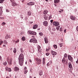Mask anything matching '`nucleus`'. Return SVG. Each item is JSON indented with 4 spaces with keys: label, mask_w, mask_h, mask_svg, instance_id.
I'll return each mask as SVG.
<instances>
[{
    "label": "nucleus",
    "mask_w": 78,
    "mask_h": 78,
    "mask_svg": "<svg viewBox=\"0 0 78 78\" xmlns=\"http://www.w3.org/2000/svg\"><path fill=\"white\" fill-rule=\"evenodd\" d=\"M23 59H24V56L23 54H21L19 56L18 58L19 61V64L21 66H22L23 65Z\"/></svg>",
    "instance_id": "1"
},
{
    "label": "nucleus",
    "mask_w": 78,
    "mask_h": 78,
    "mask_svg": "<svg viewBox=\"0 0 78 78\" xmlns=\"http://www.w3.org/2000/svg\"><path fill=\"white\" fill-rule=\"evenodd\" d=\"M12 58H9V57H8L7 58V61L8 64L10 66L12 65Z\"/></svg>",
    "instance_id": "2"
},
{
    "label": "nucleus",
    "mask_w": 78,
    "mask_h": 78,
    "mask_svg": "<svg viewBox=\"0 0 78 78\" xmlns=\"http://www.w3.org/2000/svg\"><path fill=\"white\" fill-rule=\"evenodd\" d=\"M36 61H37V63L38 65H39L41 64L42 63V60L41 59L39 58H36L35 59Z\"/></svg>",
    "instance_id": "3"
},
{
    "label": "nucleus",
    "mask_w": 78,
    "mask_h": 78,
    "mask_svg": "<svg viewBox=\"0 0 78 78\" xmlns=\"http://www.w3.org/2000/svg\"><path fill=\"white\" fill-rule=\"evenodd\" d=\"M68 60L70 61V62H73V57H72L70 55H68Z\"/></svg>",
    "instance_id": "4"
},
{
    "label": "nucleus",
    "mask_w": 78,
    "mask_h": 78,
    "mask_svg": "<svg viewBox=\"0 0 78 78\" xmlns=\"http://www.w3.org/2000/svg\"><path fill=\"white\" fill-rule=\"evenodd\" d=\"M30 42H34V43H37V40L34 38L31 39L30 40Z\"/></svg>",
    "instance_id": "5"
},
{
    "label": "nucleus",
    "mask_w": 78,
    "mask_h": 78,
    "mask_svg": "<svg viewBox=\"0 0 78 78\" xmlns=\"http://www.w3.org/2000/svg\"><path fill=\"white\" fill-rule=\"evenodd\" d=\"M53 25L55 27H58L59 25V23L58 22L55 21L54 22Z\"/></svg>",
    "instance_id": "6"
},
{
    "label": "nucleus",
    "mask_w": 78,
    "mask_h": 78,
    "mask_svg": "<svg viewBox=\"0 0 78 78\" xmlns=\"http://www.w3.org/2000/svg\"><path fill=\"white\" fill-rule=\"evenodd\" d=\"M43 24L45 27H47L48 26V22L45 21L43 22Z\"/></svg>",
    "instance_id": "7"
},
{
    "label": "nucleus",
    "mask_w": 78,
    "mask_h": 78,
    "mask_svg": "<svg viewBox=\"0 0 78 78\" xmlns=\"http://www.w3.org/2000/svg\"><path fill=\"white\" fill-rule=\"evenodd\" d=\"M44 40L45 44H48V40L47 37H44Z\"/></svg>",
    "instance_id": "8"
},
{
    "label": "nucleus",
    "mask_w": 78,
    "mask_h": 78,
    "mask_svg": "<svg viewBox=\"0 0 78 78\" xmlns=\"http://www.w3.org/2000/svg\"><path fill=\"white\" fill-rule=\"evenodd\" d=\"M34 5V3L32 2H30L27 3V5H29V6H31L32 5Z\"/></svg>",
    "instance_id": "9"
},
{
    "label": "nucleus",
    "mask_w": 78,
    "mask_h": 78,
    "mask_svg": "<svg viewBox=\"0 0 78 78\" xmlns=\"http://www.w3.org/2000/svg\"><path fill=\"white\" fill-rule=\"evenodd\" d=\"M12 6H17V4L16 3V2L14 1H13V2H12Z\"/></svg>",
    "instance_id": "10"
},
{
    "label": "nucleus",
    "mask_w": 78,
    "mask_h": 78,
    "mask_svg": "<svg viewBox=\"0 0 78 78\" xmlns=\"http://www.w3.org/2000/svg\"><path fill=\"white\" fill-rule=\"evenodd\" d=\"M70 19H71L73 20H75V19H76V18L75 16H70Z\"/></svg>",
    "instance_id": "11"
},
{
    "label": "nucleus",
    "mask_w": 78,
    "mask_h": 78,
    "mask_svg": "<svg viewBox=\"0 0 78 78\" xmlns=\"http://www.w3.org/2000/svg\"><path fill=\"white\" fill-rule=\"evenodd\" d=\"M14 71H17V72H19V68L17 67H15L14 68Z\"/></svg>",
    "instance_id": "12"
},
{
    "label": "nucleus",
    "mask_w": 78,
    "mask_h": 78,
    "mask_svg": "<svg viewBox=\"0 0 78 78\" xmlns=\"http://www.w3.org/2000/svg\"><path fill=\"white\" fill-rule=\"evenodd\" d=\"M5 69L7 71H8V72H11V68L7 67L5 68Z\"/></svg>",
    "instance_id": "13"
},
{
    "label": "nucleus",
    "mask_w": 78,
    "mask_h": 78,
    "mask_svg": "<svg viewBox=\"0 0 78 78\" xmlns=\"http://www.w3.org/2000/svg\"><path fill=\"white\" fill-rule=\"evenodd\" d=\"M2 9H3V7H0V15H1L2 14L3 12V10H2Z\"/></svg>",
    "instance_id": "14"
},
{
    "label": "nucleus",
    "mask_w": 78,
    "mask_h": 78,
    "mask_svg": "<svg viewBox=\"0 0 78 78\" xmlns=\"http://www.w3.org/2000/svg\"><path fill=\"white\" fill-rule=\"evenodd\" d=\"M38 27V25L37 24H34L33 25V28L34 29H36Z\"/></svg>",
    "instance_id": "15"
},
{
    "label": "nucleus",
    "mask_w": 78,
    "mask_h": 78,
    "mask_svg": "<svg viewBox=\"0 0 78 78\" xmlns=\"http://www.w3.org/2000/svg\"><path fill=\"white\" fill-rule=\"evenodd\" d=\"M51 53L52 55H56L57 54L56 52L53 51H51Z\"/></svg>",
    "instance_id": "16"
},
{
    "label": "nucleus",
    "mask_w": 78,
    "mask_h": 78,
    "mask_svg": "<svg viewBox=\"0 0 78 78\" xmlns=\"http://www.w3.org/2000/svg\"><path fill=\"white\" fill-rule=\"evenodd\" d=\"M48 11L47 10H45L43 12V14L44 15H46L47 14H48Z\"/></svg>",
    "instance_id": "17"
},
{
    "label": "nucleus",
    "mask_w": 78,
    "mask_h": 78,
    "mask_svg": "<svg viewBox=\"0 0 78 78\" xmlns=\"http://www.w3.org/2000/svg\"><path fill=\"white\" fill-rule=\"evenodd\" d=\"M9 38H11V36H10V35H9L8 34H7L6 35L5 39H9Z\"/></svg>",
    "instance_id": "18"
},
{
    "label": "nucleus",
    "mask_w": 78,
    "mask_h": 78,
    "mask_svg": "<svg viewBox=\"0 0 78 78\" xmlns=\"http://www.w3.org/2000/svg\"><path fill=\"white\" fill-rule=\"evenodd\" d=\"M60 2V0H54L55 3H58Z\"/></svg>",
    "instance_id": "19"
},
{
    "label": "nucleus",
    "mask_w": 78,
    "mask_h": 78,
    "mask_svg": "<svg viewBox=\"0 0 78 78\" xmlns=\"http://www.w3.org/2000/svg\"><path fill=\"white\" fill-rule=\"evenodd\" d=\"M68 66L69 68H71L72 67V64H71V62H70L69 63Z\"/></svg>",
    "instance_id": "20"
},
{
    "label": "nucleus",
    "mask_w": 78,
    "mask_h": 78,
    "mask_svg": "<svg viewBox=\"0 0 78 78\" xmlns=\"http://www.w3.org/2000/svg\"><path fill=\"white\" fill-rule=\"evenodd\" d=\"M39 35L40 36L42 37V36H43V35H44V34H43V33H42V32H40L39 33Z\"/></svg>",
    "instance_id": "21"
},
{
    "label": "nucleus",
    "mask_w": 78,
    "mask_h": 78,
    "mask_svg": "<svg viewBox=\"0 0 78 78\" xmlns=\"http://www.w3.org/2000/svg\"><path fill=\"white\" fill-rule=\"evenodd\" d=\"M37 33L35 32L32 31V35H36Z\"/></svg>",
    "instance_id": "22"
},
{
    "label": "nucleus",
    "mask_w": 78,
    "mask_h": 78,
    "mask_svg": "<svg viewBox=\"0 0 78 78\" xmlns=\"http://www.w3.org/2000/svg\"><path fill=\"white\" fill-rule=\"evenodd\" d=\"M27 15L28 16H31V12H30V11L28 12L27 13Z\"/></svg>",
    "instance_id": "23"
},
{
    "label": "nucleus",
    "mask_w": 78,
    "mask_h": 78,
    "mask_svg": "<svg viewBox=\"0 0 78 78\" xmlns=\"http://www.w3.org/2000/svg\"><path fill=\"white\" fill-rule=\"evenodd\" d=\"M62 63L64 64V63H65V62H66V58H63V59H62Z\"/></svg>",
    "instance_id": "24"
},
{
    "label": "nucleus",
    "mask_w": 78,
    "mask_h": 78,
    "mask_svg": "<svg viewBox=\"0 0 78 78\" xmlns=\"http://www.w3.org/2000/svg\"><path fill=\"white\" fill-rule=\"evenodd\" d=\"M66 58H67V54L66 53H65L64 55V57H63V58H65L66 59Z\"/></svg>",
    "instance_id": "25"
},
{
    "label": "nucleus",
    "mask_w": 78,
    "mask_h": 78,
    "mask_svg": "<svg viewBox=\"0 0 78 78\" xmlns=\"http://www.w3.org/2000/svg\"><path fill=\"white\" fill-rule=\"evenodd\" d=\"M44 19L46 20H47L48 16H47V15H44Z\"/></svg>",
    "instance_id": "26"
},
{
    "label": "nucleus",
    "mask_w": 78,
    "mask_h": 78,
    "mask_svg": "<svg viewBox=\"0 0 78 78\" xmlns=\"http://www.w3.org/2000/svg\"><path fill=\"white\" fill-rule=\"evenodd\" d=\"M50 49V48L49 47H48V48L46 49V51H48Z\"/></svg>",
    "instance_id": "27"
},
{
    "label": "nucleus",
    "mask_w": 78,
    "mask_h": 78,
    "mask_svg": "<svg viewBox=\"0 0 78 78\" xmlns=\"http://www.w3.org/2000/svg\"><path fill=\"white\" fill-rule=\"evenodd\" d=\"M42 64L43 65L45 64V58H43V59Z\"/></svg>",
    "instance_id": "28"
},
{
    "label": "nucleus",
    "mask_w": 78,
    "mask_h": 78,
    "mask_svg": "<svg viewBox=\"0 0 78 78\" xmlns=\"http://www.w3.org/2000/svg\"><path fill=\"white\" fill-rule=\"evenodd\" d=\"M22 39L23 41H25V40H26V38H25V37H22Z\"/></svg>",
    "instance_id": "29"
},
{
    "label": "nucleus",
    "mask_w": 78,
    "mask_h": 78,
    "mask_svg": "<svg viewBox=\"0 0 78 78\" xmlns=\"http://www.w3.org/2000/svg\"><path fill=\"white\" fill-rule=\"evenodd\" d=\"M39 75L40 76H41L42 75V71H40L39 73Z\"/></svg>",
    "instance_id": "30"
},
{
    "label": "nucleus",
    "mask_w": 78,
    "mask_h": 78,
    "mask_svg": "<svg viewBox=\"0 0 78 78\" xmlns=\"http://www.w3.org/2000/svg\"><path fill=\"white\" fill-rule=\"evenodd\" d=\"M3 43L4 44H7L8 43H7V41H6V40H5L3 41Z\"/></svg>",
    "instance_id": "31"
},
{
    "label": "nucleus",
    "mask_w": 78,
    "mask_h": 78,
    "mask_svg": "<svg viewBox=\"0 0 78 78\" xmlns=\"http://www.w3.org/2000/svg\"><path fill=\"white\" fill-rule=\"evenodd\" d=\"M37 48H38V51H39V50L41 49V46H40L39 45H38L37 46Z\"/></svg>",
    "instance_id": "32"
},
{
    "label": "nucleus",
    "mask_w": 78,
    "mask_h": 78,
    "mask_svg": "<svg viewBox=\"0 0 78 78\" xmlns=\"http://www.w3.org/2000/svg\"><path fill=\"white\" fill-rule=\"evenodd\" d=\"M60 28V26H58V27H57L56 28V29L57 31H58V30H59V28Z\"/></svg>",
    "instance_id": "33"
},
{
    "label": "nucleus",
    "mask_w": 78,
    "mask_h": 78,
    "mask_svg": "<svg viewBox=\"0 0 78 78\" xmlns=\"http://www.w3.org/2000/svg\"><path fill=\"white\" fill-rule=\"evenodd\" d=\"M13 52L14 53H16V48H14V50H13Z\"/></svg>",
    "instance_id": "34"
},
{
    "label": "nucleus",
    "mask_w": 78,
    "mask_h": 78,
    "mask_svg": "<svg viewBox=\"0 0 78 78\" xmlns=\"http://www.w3.org/2000/svg\"><path fill=\"white\" fill-rule=\"evenodd\" d=\"M48 30H49V31H51V27H50V26H48Z\"/></svg>",
    "instance_id": "35"
},
{
    "label": "nucleus",
    "mask_w": 78,
    "mask_h": 78,
    "mask_svg": "<svg viewBox=\"0 0 78 78\" xmlns=\"http://www.w3.org/2000/svg\"><path fill=\"white\" fill-rule=\"evenodd\" d=\"M53 47L55 48H57V45L54 44L53 45Z\"/></svg>",
    "instance_id": "36"
},
{
    "label": "nucleus",
    "mask_w": 78,
    "mask_h": 78,
    "mask_svg": "<svg viewBox=\"0 0 78 78\" xmlns=\"http://www.w3.org/2000/svg\"><path fill=\"white\" fill-rule=\"evenodd\" d=\"M3 64L4 66H6L7 64V62L5 61V62H4Z\"/></svg>",
    "instance_id": "37"
},
{
    "label": "nucleus",
    "mask_w": 78,
    "mask_h": 78,
    "mask_svg": "<svg viewBox=\"0 0 78 78\" xmlns=\"http://www.w3.org/2000/svg\"><path fill=\"white\" fill-rule=\"evenodd\" d=\"M5 0H0V3H3V2Z\"/></svg>",
    "instance_id": "38"
},
{
    "label": "nucleus",
    "mask_w": 78,
    "mask_h": 78,
    "mask_svg": "<svg viewBox=\"0 0 78 78\" xmlns=\"http://www.w3.org/2000/svg\"><path fill=\"white\" fill-rule=\"evenodd\" d=\"M19 42V40H17V41H15V44H17Z\"/></svg>",
    "instance_id": "39"
},
{
    "label": "nucleus",
    "mask_w": 78,
    "mask_h": 78,
    "mask_svg": "<svg viewBox=\"0 0 78 78\" xmlns=\"http://www.w3.org/2000/svg\"><path fill=\"white\" fill-rule=\"evenodd\" d=\"M24 74H26L28 72V70H24Z\"/></svg>",
    "instance_id": "40"
},
{
    "label": "nucleus",
    "mask_w": 78,
    "mask_h": 78,
    "mask_svg": "<svg viewBox=\"0 0 78 78\" xmlns=\"http://www.w3.org/2000/svg\"><path fill=\"white\" fill-rule=\"evenodd\" d=\"M20 51L22 53H23V49L22 48H20Z\"/></svg>",
    "instance_id": "41"
},
{
    "label": "nucleus",
    "mask_w": 78,
    "mask_h": 78,
    "mask_svg": "<svg viewBox=\"0 0 78 78\" xmlns=\"http://www.w3.org/2000/svg\"><path fill=\"white\" fill-rule=\"evenodd\" d=\"M28 32L29 34H32V31H29Z\"/></svg>",
    "instance_id": "42"
},
{
    "label": "nucleus",
    "mask_w": 78,
    "mask_h": 78,
    "mask_svg": "<svg viewBox=\"0 0 78 78\" xmlns=\"http://www.w3.org/2000/svg\"><path fill=\"white\" fill-rule=\"evenodd\" d=\"M59 30L60 31H62V27L60 28Z\"/></svg>",
    "instance_id": "43"
},
{
    "label": "nucleus",
    "mask_w": 78,
    "mask_h": 78,
    "mask_svg": "<svg viewBox=\"0 0 78 78\" xmlns=\"http://www.w3.org/2000/svg\"><path fill=\"white\" fill-rule=\"evenodd\" d=\"M27 67L25 66L24 67V70H27Z\"/></svg>",
    "instance_id": "44"
},
{
    "label": "nucleus",
    "mask_w": 78,
    "mask_h": 78,
    "mask_svg": "<svg viewBox=\"0 0 78 78\" xmlns=\"http://www.w3.org/2000/svg\"><path fill=\"white\" fill-rule=\"evenodd\" d=\"M47 66L48 67L50 66V63L49 62H48L47 63Z\"/></svg>",
    "instance_id": "45"
},
{
    "label": "nucleus",
    "mask_w": 78,
    "mask_h": 78,
    "mask_svg": "<svg viewBox=\"0 0 78 78\" xmlns=\"http://www.w3.org/2000/svg\"><path fill=\"white\" fill-rule=\"evenodd\" d=\"M49 55H50V53H47L46 54V56H48Z\"/></svg>",
    "instance_id": "46"
},
{
    "label": "nucleus",
    "mask_w": 78,
    "mask_h": 78,
    "mask_svg": "<svg viewBox=\"0 0 78 78\" xmlns=\"http://www.w3.org/2000/svg\"><path fill=\"white\" fill-rule=\"evenodd\" d=\"M52 31H56V29L55 28H53L52 29Z\"/></svg>",
    "instance_id": "47"
},
{
    "label": "nucleus",
    "mask_w": 78,
    "mask_h": 78,
    "mask_svg": "<svg viewBox=\"0 0 78 78\" xmlns=\"http://www.w3.org/2000/svg\"><path fill=\"white\" fill-rule=\"evenodd\" d=\"M3 41H1L0 42V45H2V43H3Z\"/></svg>",
    "instance_id": "48"
},
{
    "label": "nucleus",
    "mask_w": 78,
    "mask_h": 78,
    "mask_svg": "<svg viewBox=\"0 0 78 78\" xmlns=\"http://www.w3.org/2000/svg\"><path fill=\"white\" fill-rule=\"evenodd\" d=\"M2 25H6V23L4 22L2 23Z\"/></svg>",
    "instance_id": "49"
},
{
    "label": "nucleus",
    "mask_w": 78,
    "mask_h": 78,
    "mask_svg": "<svg viewBox=\"0 0 78 78\" xmlns=\"http://www.w3.org/2000/svg\"><path fill=\"white\" fill-rule=\"evenodd\" d=\"M60 47H62V43L60 44Z\"/></svg>",
    "instance_id": "50"
},
{
    "label": "nucleus",
    "mask_w": 78,
    "mask_h": 78,
    "mask_svg": "<svg viewBox=\"0 0 78 78\" xmlns=\"http://www.w3.org/2000/svg\"><path fill=\"white\" fill-rule=\"evenodd\" d=\"M51 16H49V20H50V19H51Z\"/></svg>",
    "instance_id": "51"
},
{
    "label": "nucleus",
    "mask_w": 78,
    "mask_h": 78,
    "mask_svg": "<svg viewBox=\"0 0 78 78\" xmlns=\"http://www.w3.org/2000/svg\"><path fill=\"white\" fill-rule=\"evenodd\" d=\"M76 30L77 31H78V26H77L76 27Z\"/></svg>",
    "instance_id": "52"
},
{
    "label": "nucleus",
    "mask_w": 78,
    "mask_h": 78,
    "mask_svg": "<svg viewBox=\"0 0 78 78\" xmlns=\"http://www.w3.org/2000/svg\"><path fill=\"white\" fill-rule=\"evenodd\" d=\"M0 19H4V17H0Z\"/></svg>",
    "instance_id": "53"
},
{
    "label": "nucleus",
    "mask_w": 78,
    "mask_h": 78,
    "mask_svg": "<svg viewBox=\"0 0 78 78\" xmlns=\"http://www.w3.org/2000/svg\"><path fill=\"white\" fill-rule=\"evenodd\" d=\"M6 12H9V10H8L7 9H6Z\"/></svg>",
    "instance_id": "54"
},
{
    "label": "nucleus",
    "mask_w": 78,
    "mask_h": 78,
    "mask_svg": "<svg viewBox=\"0 0 78 78\" xmlns=\"http://www.w3.org/2000/svg\"><path fill=\"white\" fill-rule=\"evenodd\" d=\"M29 62H32V61H31V59H29Z\"/></svg>",
    "instance_id": "55"
},
{
    "label": "nucleus",
    "mask_w": 78,
    "mask_h": 78,
    "mask_svg": "<svg viewBox=\"0 0 78 78\" xmlns=\"http://www.w3.org/2000/svg\"><path fill=\"white\" fill-rule=\"evenodd\" d=\"M53 20H51L50 22H51V23H52V22H53Z\"/></svg>",
    "instance_id": "56"
},
{
    "label": "nucleus",
    "mask_w": 78,
    "mask_h": 78,
    "mask_svg": "<svg viewBox=\"0 0 78 78\" xmlns=\"http://www.w3.org/2000/svg\"><path fill=\"white\" fill-rule=\"evenodd\" d=\"M33 23V22H30V24H31L32 23Z\"/></svg>",
    "instance_id": "57"
},
{
    "label": "nucleus",
    "mask_w": 78,
    "mask_h": 78,
    "mask_svg": "<svg viewBox=\"0 0 78 78\" xmlns=\"http://www.w3.org/2000/svg\"><path fill=\"white\" fill-rule=\"evenodd\" d=\"M64 32L65 33H66V30H64Z\"/></svg>",
    "instance_id": "58"
},
{
    "label": "nucleus",
    "mask_w": 78,
    "mask_h": 78,
    "mask_svg": "<svg viewBox=\"0 0 78 78\" xmlns=\"http://www.w3.org/2000/svg\"><path fill=\"white\" fill-rule=\"evenodd\" d=\"M10 2H12V3L13 2V1H12V0H10Z\"/></svg>",
    "instance_id": "59"
},
{
    "label": "nucleus",
    "mask_w": 78,
    "mask_h": 78,
    "mask_svg": "<svg viewBox=\"0 0 78 78\" xmlns=\"http://www.w3.org/2000/svg\"><path fill=\"white\" fill-rule=\"evenodd\" d=\"M54 5L55 6H56V7L57 6V5H56V4H54Z\"/></svg>",
    "instance_id": "60"
},
{
    "label": "nucleus",
    "mask_w": 78,
    "mask_h": 78,
    "mask_svg": "<svg viewBox=\"0 0 78 78\" xmlns=\"http://www.w3.org/2000/svg\"><path fill=\"white\" fill-rule=\"evenodd\" d=\"M46 2H48V0H45Z\"/></svg>",
    "instance_id": "61"
},
{
    "label": "nucleus",
    "mask_w": 78,
    "mask_h": 78,
    "mask_svg": "<svg viewBox=\"0 0 78 78\" xmlns=\"http://www.w3.org/2000/svg\"><path fill=\"white\" fill-rule=\"evenodd\" d=\"M40 30V28H39L37 29V30L39 31V30Z\"/></svg>",
    "instance_id": "62"
},
{
    "label": "nucleus",
    "mask_w": 78,
    "mask_h": 78,
    "mask_svg": "<svg viewBox=\"0 0 78 78\" xmlns=\"http://www.w3.org/2000/svg\"><path fill=\"white\" fill-rule=\"evenodd\" d=\"M6 78H9V77L7 76V77H6Z\"/></svg>",
    "instance_id": "63"
},
{
    "label": "nucleus",
    "mask_w": 78,
    "mask_h": 78,
    "mask_svg": "<svg viewBox=\"0 0 78 78\" xmlns=\"http://www.w3.org/2000/svg\"><path fill=\"white\" fill-rule=\"evenodd\" d=\"M21 19H23V17H22V16H21Z\"/></svg>",
    "instance_id": "64"
}]
</instances>
